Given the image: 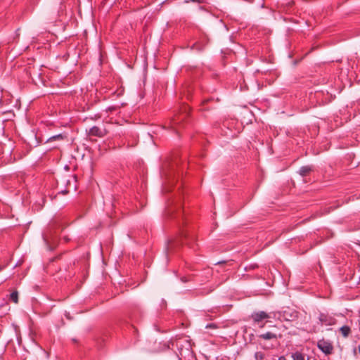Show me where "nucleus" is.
Wrapping results in <instances>:
<instances>
[{"label":"nucleus","instance_id":"nucleus-28","mask_svg":"<svg viewBox=\"0 0 360 360\" xmlns=\"http://www.w3.org/2000/svg\"><path fill=\"white\" fill-rule=\"evenodd\" d=\"M182 281H184V282H186V279H183L182 278Z\"/></svg>","mask_w":360,"mask_h":360},{"label":"nucleus","instance_id":"nucleus-5","mask_svg":"<svg viewBox=\"0 0 360 360\" xmlns=\"http://www.w3.org/2000/svg\"><path fill=\"white\" fill-rule=\"evenodd\" d=\"M318 319L321 325L333 326L336 323V319L328 313L321 312L319 314Z\"/></svg>","mask_w":360,"mask_h":360},{"label":"nucleus","instance_id":"nucleus-27","mask_svg":"<svg viewBox=\"0 0 360 360\" xmlns=\"http://www.w3.org/2000/svg\"><path fill=\"white\" fill-rule=\"evenodd\" d=\"M72 341H73L74 342H77V340H76V339H72Z\"/></svg>","mask_w":360,"mask_h":360},{"label":"nucleus","instance_id":"nucleus-6","mask_svg":"<svg viewBox=\"0 0 360 360\" xmlns=\"http://www.w3.org/2000/svg\"><path fill=\"white\" fill-rule=\"evenodd\" d=\"M188 233L184 231H181V233H180V236H179V238L176 240H169V243H168V245H167V251H170L171 249L173 248V246L176 244V245H182L184 243H186V240H188Z\"/></svg>","mask_w":360,"mask_h":360},{"label":"nucleus","instance_id":"nucleus-1","mask_svg":"<svg viewBox=\"0 0 360 360\" xmlns=\"http://www.w3.org/2000/svg\"><path fill=\"white\" fill-rule=\"evenodd\" d=\"M190 113V107L188 105H184L181 108V112L175 115L170 121L171 127L178 133L179 129L184 127V122H187Z\"/></svg>","mask_w":360,"mask_h":360},{"label":"nucleus","instance_id":"nucleus-25","mask_svg":"<svg viewBox=\"0 0 360 360\" xmlns=\"http://www.w3.org/2000/svg\"><path fill=\"white\" fill-rule=\"evenodd\" d=\"M340 205V204H338L335 207H334L331 210H333L334 209H336L337 207H338Z\"/></svg>","mask_w":360,"mask_h":360},{"label":"nucleus","instance_id":"nucleus-2","mask_svg":"<svg viewBox=\"0 0 360 360\" xmlns=\"http://www.w3.org/2000/svg\"><path fill=\"white\" fill-rule=\"evenodd\" d=\"M317 347L325 354L330 355L333 353L334 346L330 340L322 338L317 342Z\"/></svg>","mask_w":360,"mask_h":360},{"label":"nucleus","instance_id":"nucleus-19","mask_svg":"<svg viewBox=\"0 0 360 360\" xmlns=\"http://www.w3.org/2000/svg\"><path fill=\"white\" fill-rule=\"evenodd\" d=\"M217 328V325H216V324H214V323H208V324H207V326H206V328L215 329V328Z\"/></svg>","mask_w":360,"mask_h":360},{"label":"nucleus","instance_id":"nucleus-23","mask_svg":"<svg viewBox=\"0 0 360 360\" xmlns=\"http://www.w3.org/2000/svg\"><path fill=\"white\" fill-rule=\"evenodd\" d=\"M61 193H63V194L68 193V190H64V191H62Z\"/></svg>","mask_w":360,"mask_h":360},{"label":"nucleus","instance_id":"nucleus-3","mask_svg":"<svg viewBox=\"0 0 360 360\" xmlns=\"http://www.w3.org/2000/svg\"><path fill=\"white\" fill-rule=\"evenodd\" d=\"M89 136H96L98 138H103L108 133V130L105 127L94 126L91 127L89 131H86Z\"/></svg>","mask_w":360,"mask_h":360},{"label":"nucleus","instance_id":"nucleus-15","mask_svg":"<svg viewBox=\"0 0 360 360\" xmlns=\"http://www.w3.org/2000/svg\"><path fill=\"white\" fill-rule=\"evenodd\" d=\"M189 2L197 3L199 4H204L207 3V0H184V3L188 4Z\"/></svg>","mask_w":360,"mask_h":360},{"label":"nucleus","instance_id":"nucleus-13","mask_svg":"<svg viewBox=\"0 0 360 360\" xmlns=\"http://www.w3.org/2000/svg\"><path fill=\"white\" fill-rule=\"evenodd\" d=\"M292 360H305L303 354L299 352H296L292 354Z\"/></svg>","mask_w":360,"mask_h":360},{"label":"nucleus","instance_id":"nucleus-7","mask_svg":"<svg viewBox=\"0 0 360 360\" xmlns=\"http://www.w3.org/2000/svg\"><path fill=\"white\" fill-rule=\"evenodd\" d=\"M251 318L252 319L255 323H259L264 319L269 318V316L266 312L264 311H260L252 314Z\"/></svg>","mask_w":360,"mask_h":360},{"label":"nucleus","instance_id":"nucleus-12","mask_svg":"<svg viewBox=\"0 0 360 360\" xmlns=\"http://www.w3.org/2000/svg\"><path fill=\"white\" fill-rule=\"evenodd\" d=\"M9 300L14 302H18V291H13L10 294Z\"/></svg>","mask_w":360,"mask_h":360},{"label":"nucleus","instance_id":"nucleus-17","mask_svg":"<svg viewBox=\"0 0 360 360\" xmlns=\"http://www.w3.org/2000/svg\"><path fill=\"white\" fill-rule=\"evenodd\" d=\"M193 49H195L198 51H202L204 49V46L200 44L199 43H195L193 44Z\"/></svg>","mask_w":360,"mask_h":360},{"label":"nucleus","instance_id":"nucleus-14","mask_svg":"<svg viewBox=\"0 0 360 360\" xmlns=\"http://www.w3.org/2000/svg\"><path fill=\"white\" fill-rule=\"evenodd\" d=\"M258 267H259V266L257 264H250L247 265L245 267V270L246 271H250V270H254L255 269H257Z\"/></svg>","mask_w":360,"mask_h":360},{"label":"nucleus","instance_id":"nucleus-18","mask_svg":"<svg viewBox=\"0 0 360 360\" xmlns=\"http://www.w3.org/2000/svg\"><path fill=\"white\" fill-rule=\"evenodd\" d=\"M72 180H76V176L75 175H69L68 179H67L65 182H66L67 184H69L70 183V181Z\"/></svg>","mask_w":360,"mask_h":360},{"label":"nucleus","instance_id":"nucleus-16","mask_svg":"<svg viewBox=\"0 0 360 360\" xmlns=\"http://www.w3.org/2000/svg\"><path fill=\"white\" fill-rule=\"evenodd\" d=\"M255 356L257 360H262L264 358V354L261 352H258L255 353Z\"/></svg>","mask_w":360,"mask_h":360},{"label":"nucleus","instance_id":"nucleus-10","mask_svg":"<svg viewBox=\"0 0 360 360\" xmlns=\"http://www.w3.org/2000/svg\"><path fill=\"white\" fill-rule=\"evenodd\" d=\"M259 338L263 339V340H277L278 336L276 333H272L271 331H268L265 333H262L258 335Z\"/></svg>","mask_w":360,"mask_h":360},{"label":"nucleus","instance_id":"nucleus-20","mask_svg":"<svg viewBox=\"0 0 360 360\" xmlns=\"http://www.w3.org/2000/svg\"><path fill=\"white\" fill-rule=\"evenodd\" d=\"M63 239L65 241V242H69L70 240V238L68 236H63Z\"/></svg>","mask_w":360,"mask_h":360},{"label":"nucleus","instance_id":"nucleus-4","mask_svg":"<svg viewBox=\"0 0 360 360\" xmlns=\"http://www.w3.org/2000/svg\"><path fill=\"white\" fill-rule=\"evenodd\" d=\"M299 311L294 309L287 307L282 311L281 316L285 321H293L299 318Z\"/></svg>","mask_w":360,"mask_h":360},{"label":"nucleus","instance_id":"nucleus-24","mask_svg":"<svg viewBox=\"0 0 360 360\" xmlns=\"http://www.w3.org/2000/svg\"><path fill=\"white\" fill-rule=\"evenodd\" d=\"M209 101V100H205L202 101V104L205 105V103H207V102Z\"/></svg>","mask_w":360,"mask_h":360},{"label":"nucleus","instance_id":"nucleus-8","mask_svg":"<svg viewBox=\"0 0 360 360\" xmlns=\"http://www.w3.org/2000/svg\"><path fill=\"white\" fill-rule=\"evenodd\" d=\"M67 139V134H58L54 136H51L49 138L46 143H49L55 141H63L64 140Z\"/></svg>","mask_w":360,"mask_h":360},{"label":"nucleus","instance_id":"nucleus-11","mask_svg":"<svg viewBox=\"0 0 360 360\" xmlns=\"http://www.w3.org/2000/svg\"><path fill=\"white\" fill-rule=\"evenodd\" d=\"M340 332L344 338H347L352 333L351 328L348 326H343L340 328Z\"/></svg>","mask_w":360,"mask_h":360},{"label":"nucleus","instance_id":"nucleus-9","mask_svg":"<svg viewBox=\"0 0 360 360\" xmlns=\"http://www.w3.org/2000/svg\"><path fill=\"white\" fill-rule=\"evenodd\" d=\"M314 167L311 165L302 166L299 170V174L303 177L307 176L311 173Z\"/></svg>","mask_w":360,"mask_h":360},{"label":"nucleus","instance_id":"nucleus-21","mask_svg":"<svg viewBox=\"0 0 360 360\" xmlns=\"http://www.w3.org/2000/svg\"><path fill=\"white\" fill-rule=\"evenodd\" d=\"M115 107L112 106V107H109L107 110V111H112V110H115Z\"/></svg>","mask_w":360,"mask_h":360},{"label":"nucleus","instance_id":"nucleus-22","mask_svg":"<svg viewBox=\"0 0 360 360\" xmlns=\"http://www.w3.org/2000/svg\"><path fill=\"white\" fill-rule=\"evenodd\" d=\"M278 360H287V359H285V356H280V357L278 358Z\"/></svg>","mask_w":360,"mask_h":360},{"label":"nucleus","instance_id":"nucleus-26","mask_svg":"<svg viewBox=\"0 0 360 360\" xmlns=\"http://www.w3.org/2000/svg\"><path fill=\"white\" fill-rule=\"evenodd\" d=\"M358 350H359V352L360 354V345H359Z\"/></svg>","mask_w":360,"mask_h":360}]
</instances>
